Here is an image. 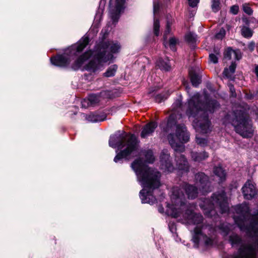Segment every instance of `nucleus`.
Here are the masks:
<instances>
[{"mask_svg":"<svg viewBox=\"0 0 258 258\" xmlns=\"http://www.w3.org/2000/svg\"><path fill=\"white\" fill-rule=\"evenodd\" d=\"M171 200V204L167 205L166 213L175 218L182 216L188 224L196 225L192 236L193 242L196 244L198 245L201 242L206 246L212 245L213 240L206 233L210 235L208 231L212 230V227L203 223V217L201 214L193 212L195 205H190L189 207L184 203L182 190L178 187H174Z\"/></svg>","mask_w":258,"mask_h":258,"instance_id":"obj_1","label":"nucleus"},{"mask_svg":"<svg viewBox=\"0 0 258 258\" xmlns=\"http://www.w3.org/2000/svg\"><path fill=\"white\" fill-rule=\"evenodd\" d=\"M186 105V114L189 117L195 118L193 125L197 131L203 134L211 131L208 112L212 113L219 107L218 102L210 98L206 93L203 95L196 93L188 100Z\"/></svg>","mask_w":258,"mask_h":258,"instance_id":"obj_2","label":"nucleus"},{"mask_svg":"<svg viewBox=\"0 0 258 258\" xmlns=\"http://www.w3.org/2000/svg\"><path fill=\"white\" fill-rule=\"evenodd\" d=\"M189 134L183 124L176 125L175 134H170L168 136V140L171 147L175 151V161L178 170L187 172L189 164L184 156L180 154L184 151L183 143L189 141Z\"/></svg>","mask_w":258,"mask_h":258,"instance_id":"obj_3","label":"nucleus"},{"mask_svg":"<svg viewBox=\"0 0 258 258\" xmlns=\"http://www.w3.org/2000/svg\"><path fill=\"white\" fill-rule=\"evenodd\" d=\"M120 49V45L113 41H102L97 46L91 59L85 66V69L90 72L94 73L103 63L111 61L113 58V53H117Z\"/></svg>","mask_w":258,"mask_h":258,"instance_id":"obj_4","label":"nucleus"},{"mask_svg":"<svg viewBox=\"0 0 258 258\" xmlns=\"http://www.w3.org/2000/svg\"><path fill=\"white\" fill-rule=\"evenodd\" d=\"M110 146L117 148L120 151L114 158L115 162H118L123 158L136 156L139 148V141L133 134H125L119 137H112L109 142Z\"/></svg>","mask_w":258,"mask_h":258,"instance_id":"obj_5","label":"nucleus"},{"mask_svg":"<svg viewBox=\"0 0 258 258\" xmlns=\"http://www.w3.org/2000/svg\"><path fill=\"white\" fill-rule=\"evenodd\" d=\"M234 209L238 216H235L234 219L240 230L251 236L258 235V213L251 215L246 204L237 205Z\"/></svg>","mask_w":258,"mask_h":258,"instance_id":"obj_6","label":"nucleus"},{"mask_svg":"<svg viewBox=\"0 0 258 258\" xmlns=\"http://www.w3.org/2000/svg\"><path fill=\"white\" fill-rule=\"evenodd\" d=\"M131 166L142 181L145 187L149 189H154L161 185L160 172L156 169L145 165L141 159L135 160Z\"/></svg>","mask_w":258,"mask_h":258,"instance_id":"obj_7","label":"nucleus"},{"mask_svg":"<svg viewBox=\"0 0 258 258\" xmlns=\"http://www.w3.org/2000/svg\"><path fill=\"white\" fill-rule=\"evenodd\" d=\"M89 37L84 36L76 43L68 48L62 54H58L51 57V61L54 65L64 67L70 64L74 57L77 56L88 45Z\"/></svg>","mask_w":258,"mask_h":258,"instance_id":"obj_8","label":"nucleus"},{"mask_svg":"<svg viewBox=\"0 0 258 258\" xmlns=\"http://www.w3.org/2000/svg\"><path fill=\"white\" fill-rule=\"evenodd\" d=\"M200 206L204 211V214L208 217H212L218 210L221 213H225L229 211L227 199L225 191L214 193L211 200L206 199Z\"/></svg>","mask_w":258,"mask_h":258,"instance_id":"obj_9","label":"nucleus"},{"mask_svg":"<svg viewBox=\"0 0 258 258\" xmlns=\"http://www.w3.org/2000/svg\"><path fill=\"white\" fill-rule=\"evenodd\" d=\"M236 133L245 138L252 136L253 130L250 120L246 112L243 109H237L233 113L231 121Z\"/></svg>","mask_w":258,"mask_h":258,"instance_id":"obj_10","label":"nucleus"},{"mask_svg":"<svg viewBox=\"0 0 258 258\" xmlns=\"http://www.w3.org/2000/svg\"><path fill=\"white\" fill-rule=\"evenodd\" d=\"M256 245L258 247V241ZM238 253L237 255H229L227 258H255L256 255L255 248L250 243L241 244Z\"/></svg>","mask_w":258,"mask_h":258,"instance_id":"obj_11","label":"nucleus"},{"mask_svg":"<svg viewBox=\"0 0 258 258\" xmlns=\"http://www.w3.org/2000/svg\"><path fill=\"white\" fill-rule=\"evenodd\" d=\"M109 96V92L107 91H102L99 94H91L87 98L84 99L82 101V106L87 108L97 105L102 99L108 98Z\"/></svg>","mask_w":258,"mask_h":258,"instance_id":"obj_12","label":"nucleus"},{"mask_svg":"<svg viewBox=\"0 0 258 258\" xmlns=\"http://www.w3.org/2000/svg\"><path fill=\"white\" fill-rule=\"evenodd\" d=\"M181 103L180 101H177L173 105L172 112L171 113L167 122V131L172 127L176 124L177 119L181 117V114L179 113Z\"/></svg>","mask_w":258,"mask_h":258,"instance_id":"obj_13","label":"nucleus"},{"mask_svg":"<svg viewBox=\"0 0 258 258\" xmlns=\"http://www.w3.org/2000/svg\"><path fill=\"white\" fill-rule=\"evenodd\" d=\"M195 179L200 190H201L203 194L211 191L208 177L205 173L201 172L195 175Z\"/></svg>","mask_w":258,"mask_h":258,"instance_id":"obj_14","label":"nucleus"},{"mask_svg":"<svg viewBox=\"0 0 258 258\" xmlns=\"http://www.w3.org/2000/svg\"><path fill=\"white\" fill-rule=\"evenodd\" d=\"M244 198L247 200H251L257 194L255 185L250 180L247 181L242 188Z\"/></svg>","mask_w":258,"mask_h":258,"instance_id":"obj_15","label":"nucleus"},{"mask_svg":"<svg viewBox=\"0 0 258 258\" xmlns=\"http://www.w3.org/2000/svg\"><path fill=\"white\" fill-rule=\"evenodd\" d=\"M113 0H110V5ZM115 5L110 10V16L114 22H117L119 18L120 14L123 9L125 0H115Z\"/></svg>","mask_w":258,"mask_h":258,"instance_id":"obj_16","label":"nucleus"},{"mask_svg":"<svg viewBox=\"0 0 258 258\" xmlns=\"http://www.w3.org/2000/svg\"><path fill=\"white\" fill-rule=\"evenodd\" d=\"M160 162L162 169L169 172L173 170L174 167L171 163L169 154L166 149L163 150L161 154Z\"/></svg>","mask_w":258,"mask_h":258,"instance_id":"obj_17","label":"nucleus"},{"mask_svg":"<svg viewBox=\"0 0 258 258\" xmlns=\"http://www.w3.org/2000/svg\"><path fill=\"white\" fill-rule=\"evenodd\" d=\"M157 126L156 122L152 121L146 124L143 128L141 133L142 138H146L152 135Z\"/></svg>","mask_w":258,"mask_h":258,"instance_id":"obj_18","label":"nucleus"},{"mask_svg":"<svg viewBox=\"0 0 258 258\" xmlns=\"http://www.w3.org/2000/svg\"><path fill=\"white\" fill-rule=\"evenodd\" d=\"M91 50H88L84 52L82 55H80L73 64V68L75 69H78L82 66V65L92 55Z\"/></svg>","mask_w":258,"mask_h":258,"instance_id":"obj_19","label":"nucleus"},{"mask_svg":"<svg viewBox=\"0 0 258 258\" xmlns=\"http://www.w3.org/2000/svg\"><path fill=\"white\" fill-rule=\"evenodd\" d=\"M182 188L185 190L188 199H194L198 196V188L193 185L185 183Z\"/></svg>","mask_w":258,"mask_h":258,"instance_id":"obj_20","label":"nucleus"},{"mask_svg":"<svg viewBox=\"0 0 258 258\" xmlns=\"http://www.w3.org/2000/svg\"><path fill=\"white\" fill-rule=\"evenodd\" d=\"M213 172L215 175L218 178V181L219 183L226 180V172L221 166H215L213 169Z\"/></svg>","mask_w":258,"mask_h":258,"instance_id":"obj_21","label":"nucleus"},{"mask_svg":"<svg viewBox=\"0 0 258 258\" xmlns=\"http://www.w3.org/2000/svg\"><path fill=\"white\" fill-rule=\"evenodd\" d=\"M209 153L206 151L202 152H191V158L195 162H200L206 160L209 157Z\"/></svg>","mask_w":258,"mask_h":258,"instance_id":"obj_22","label":"nucleus"},{"mask_svg":"<svg viewBox=\"0 0 258 258\" xmlns=\"http://www.w3.org/2000/svg\"><path fill=\"white\" fill-rule=\"evenodd\" d=\"M234 57L237 60L241 58V55L239 51H235L231 48H228L224 52V58L228 60L231 59Z\"/></svg>","mask_w":258,"mask_h":258,"instance_id":"obj_23","label":"nucleus"},{"mask_svg":"<svg viewBox=\"0 0 258 258\" xmlns=\"http://www.w3.org/2000/svg\"><path fill=\"white\" fill-rule=\"evenodd\" d=\"M156 65L161 70L165 71H168L171 69V66L169 63L168 60H165L161 58H159L156 62Z\"/></svg>","mask_w":258,"mask_h":258,"instance_id":"obj_24","label":"nucleus"},{"mask_svg":"<svg viewBox=\"0 0 258 258\" xmlns=\"http://www.w3.org/2000/svg\"><path fill=\"white\" fill-rule=\"evenodd\" d=\"M189 75L191 82L193 86H197L201 83V77L194 71L190 70L189 72Z\"/></svg>","mask_w":258,"mask_h":258,"instance_id":"obj_25","label":"nucleus"},{"mask_svg":"<svg viewBox=\"0 0 258 258\" xmlns=\"http://www.w3.org/2000/svg\"><path fill=\"white\" fill-rule=\"evenodd\" d=\"M174 20L172 17H167L166 24V29L164 32V37L165 39L167 37V35L170 33L171 32V26L174 23Z\"/></svg>","mask_w":258,"mask_h":258,"instance_id":"obj_26","label":"nucleus"},{"mask_svg":"<svg viewBox=\"0 0 258 258\" xmlns=\"http://www.w3.org/2000/svg\"><path fill=\"white\" fill-rule=\"evenodd\" d=\"M236 67L235 62H232L229 68H225L223 71V75L228 78H231L234 74Z\"/></svg>","mask_w":258,"mask_h":258,"instance_id":"obj_27","label":"nucleus"},{"mask_svg":"<svg viewBox=\"0 0 258 258\" xmlns=\"http://www.w3.org/2000/svg\"><path fill=\"white\" fill-rule=\"evenodd\" d=\"M253 31L249 27L242 26L241 28V34L246 38H250L252 36Z\"/></svg>","mask_w":258,"mask_h":258,"instance_id":"obj_28","label":"nucleus"},{"mask_svg":"<svg viewBox=\"0 0 258 258\" xmlns=\"http://www.w3.org/2000/svg\"><path fill=\"white\" fill-rule=\"evenodd\" d=\"M229 241L232 246L238 245L242 243V239L236 234L233 233L230 235Z\"/></svg>","mask_w":258,"mask_h":258,"instance_id":"obj_29","label":"nucleus"},{"mask_svg":"<svg viewBox=\"0 0 258 258\" xmlns=\"http://www.w3.org/2000/svg\"><path fill=\"white\" fill-rule=\"evenodd\" d=\"M142 153L145 157V161L146 162L152 163L154 161L155 158L152 150H144Z\"/></svg>","mask_w":258,"mask_h":258,"instance_id":"obj_30","label":"nucleus"},{"mask_svg":"<svg viewBox=\"0 0 258 258\" xmlns=\"http://www.w3.org/2000/svg\"><path fill=\"white\" fill-rule=\"evenodd\" d=\"M178 43V40L175 37H172L169 39L168 42H164V44L165 47H166L167 45H169L171 50L175 51L176 50L175 46Z\"/></svg>","mask_w":258,"mask_h":258,"instance_id":"obj_31","label":"nucleus"},{"mask_svg":"<svg viewBox=\"0 0 258 258\" xmlns=\"http://www.w3.org/2000/svg\"><path fill=\"white\" fill-rule=\"evenodd\" d=\"M117 69V66L113 64L107 70L106 72L104 74V76L106 77H111L115 75V74Z\"/></svg>","mask_w":258,"mask_h":258,"instance_id":"obj_32","label":"nucleus"},{"mask_svg":"<svg viewBox=\"0 0 258 258\" xmlns=\"http://www.w3.org/2000/svg\"><path fill=\"white\" fill-rule=\"evenodd\" d=\"M154 33L156 36H158L160 33V23L158 19L154 18Z\"/></svg>","mask_w":258,"mask_h":258,"instance_id":"obj_33","label":"nucleus"},{"mask_svg":"<svg viewBox=\"0 0 258 258\" xmlns=\"http://www.w3.org/2000/svg\"><path fill=\"white\" fill-rule=\"evenodd\" d=\"M242 10L245 13L248 15H251L253 13V10L251 8V7L249 6V4L248 3H244L242 6Z\"/></svg>","mask_w":258,"mask_h":258,"instance_id":"obj_34","label":"nucleus"},{"mask_svg":"<svg viewBox=\"0 0 258 258\" xmlns=\"http://www.w3.org/2000/svg\"><path fill=\"white\" fill-rule=\"evenodd\" d=\"M219 0H212V9L213 12H217L220 9Z\"/></svg>","mask_w":258,"mask_h":258,"instance_id":"obj_35","label":"nucleus"},{"mask_svg":"<svg viewBox=\"0 0 258 258\" xmlns=\"http://www.w3.org/2000/svg\"><path fill=\"white\" fill-rule=\"evenodd\" d=\"M89 117H92V118L91 119L92 121H103L105 119L106 116L105 114H103L101 116L98 114H92V115H90Z\"/></svg>","mask_w":258,"mask_h":258,"instance_id":"obj_36","label":"nucleus"},{"mask_svg":"<svg viewBox=\"0 0 258 258\" xmlns=\"http://www.w3.org/2000/svg\"><path fill=\"white\" fill-rule=\"evenodd\" d=\"M196 143L202 147H205L208 145V141L206 139L199 138L198 136H196Z\"/></svg>","mask_w":258,"mask_h":258,"instance_id":"obj_37","label":"nucleus"},{"mask_svg":"<svg viewBox=\"0 0 258 258\" xmlns=\"http://www.w3.org/2000/svg\"><path fill=\"white\" fill-rule=\"evenodd\" d=\"M185 39L189 43H194L196 41V36L194 34L188 33L185 35Z\"/></svg>","mask_w":258,"mask_h":258,"instance_id":"obj_38","label":"nucleus"},{"mask_svg":"<svg viewBox=\"0 0 258 258\" xmlns=\"http://www.w3.org/2000/svg\"><path fill=\"white\" fill-rule=\"evenodd\" d=\"M220 229H221V230L223 232L224 236L227 235L230 231V228L229 226L227 225H225L224 224L221 225Z\"/></svg>","mask_w":258,"mask_h":258,"instance_id":"obj_39","label":"nucleus"},{"mask_svg":"<svg viewBox=\"0 0 258 258\" xmlns=\"http://www.w3.org/2000/svg\"><path fill=\"white\" fill-rule=\"evenodd\" d=\"M225 35V31L224 29H221L219 33L216 35V38L218 39H222Z\"/></svg>","mask_w":258,"mask_h":258,"instance_id":"obj_40","label":"nucleus"},{"mask_svg":"<svg viewBox=\"0 0 258 258\" xmlns=\"http://www.w3.org/2000/svg\"><path fill=\"white\" fill-rule=\"evenodd\" d=\"M230 11L232 14H233L234 15H236L238 13V12L239 11V7L237 5L232 6L230 8Z\"/></svg>","mask_w":258,"mask_h":258,"instance_id":"obj_41","label":"nucleus"},{"mask_svg":"<svg viewBox=\"0 0 258 258\" xmlns=\"http://www.w3.org/2000/svg\"><path fill=\"white\" fill-rule=\"evenodd\" d=\"M209 59L210 61L213 62L214 63L218 62V57L214 54H210L209 55Z\"/></svg>","mask_w":258,"mask_h":258,"instance_id":"obj_42","label":"nucleus"},{"mask_svg":"<svg viewBox=\"0 0 258 258\" xmlns=\"http://www.w3.org/2000/svg\"><path fill=\"white\" fill-rule=\"evenodd\" d=\"M166 98V97L163 96L162 95L159 94L156 96L155 100L156 102L160 103L161 101H162L163 100H164Z\"/></svg>","mask_w":258,"mask_h":258,"instance_id":"obj_43","label":"nucleus"},{"mask_svg":"<svg viewBox=\"0 0 258 258\" xmlns=\"http://www.w3.org/2000/svg\"><path fill=\"white\" fill-rule=\"evenodd\" d=\"M189 5L191 7H196L199 2V0H188Z\"/></svg>","mask_w":258,"mask_h":258,"instance_id":"obj_44","label":"nucleus"},{"mask_svg":"<svg viewBox=\"0 0 258 258\" xmlns=\"http://www.w3.org/2000/svg\"><path fill=\"white\" fill-rule=\"evenodd\" d=\"M255 48V43L254 42H251L248 44V49L250 51H252Z\"/></svg>","mask_w":258,"mask_h":258,"instance_id":"obj_45","label":"nucleus"},{"mask_svg":"<svg viewBox=\"0 0 258 258\" xmlns=\"http://www.w3.org/2000/svg\"><path fill=\"white\" fill-rule=\"evenodd\" d=\"M229 89H230V91L231 93V95L232 96H236V93H235V89H234V86L230 84L229 85Z\"/></svg>","mask_w":258,"mask_h":258,"instance_id":"obj_46","label":"nucleus"},{"mask_svg":"<svg viewBox=\"0 0 258 258\" xmlns=\"http://www.w3.org/2000/svg\"><path fill=\"white\" fill-rule=\"evenodd\" d=\"M253 72L255 73L257 78L258 79V64L254 65V70Z\"/></svg>","mask_w":258,"mask_h":258,"instance_id":"obj_47","label":"nucleus"},{"mask_svg":"<svg viewBox=\"0 0 258 258\" xmlns=\"http://www.w3.org/2000/svg\"><path fill=\"white\" fill-rule=\"evenodd\" d=\"M242 21L244 23V24H245V26H246L247 27L249 26V20L247 18H243L242 19Z\"/></svg>","mask_w":258,"mask_h":258,"instance_id":"obj_48","label":"nucleus"},{"mask_svg":"<svg viewBox=\"0 0 258 258\" xmlns=\"http://www.w3.org/2000/svg\"><path fill=\"white\" fill-rule=\"evenodd\" d=\"M159 6L158 5V4H154V13H157L158 10H159Z\"/></svg>","mask_w":258,"mask_h":258,"instance_id":"obj_49","label":"nucleus"},{"mask_svg":"<svg viewBox=\"0 0 258 258\" xmlns=\"http://www.w3.org/2000/svg\"><path fill=\"white\" fill-rule=\"evenodd\" d=\"M145 191H146V190H145V189H143V190H142L140 191V194H141V195L145 194Z\"/></svg>","mask_w":258,"mask_h":258,"instance_id":"obj_50","label":"nucleus"},{"mask_svg":"<svg viewBox=\"0 0 258 258\" xmlns=\"http://www.w3.org/2000/svg\"><path fill=\"white\" fill-rule=\"evenodd\" d=\"M147 195L145 196L146 197H147V196H150V194H149V191H147Z\"/></svg>","mask_w":258,"mask_h":258,"instance_id":"obj_51","label":"nucleus"}]
</instances>
